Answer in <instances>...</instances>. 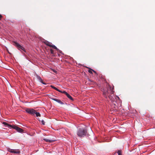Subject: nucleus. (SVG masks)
Segmentation results:
<instances>
[{
  "mask_svg": "<svg viewBox=\"0 0 155 155\" xmlns=\"http://www.w3.org/2000/svg\"><path fill=\"white\" fill-rule=\"evenodd\" d=\"M114 87H111L110 85L107 84L106 87L103 90V95L104 96L107 98L108 97L111 101L113 102L114 105L116 106L114 103L115 101V99H119V98L117 96L114 95Z\"/></svg>",
  "mask_w": 155,
  "mask_h": 155,
  "instance_id": "nucleus-1",
  "label": "nucleus"
},
{
  "mask_svg": "<svg viewBox=\"0 0 155 155\" xmlns=\"http://www.w3.org/2000/svg\"><path fill=\"white\" fill-rule=\"evenodd\" d=\"M87 134V131L84 128H79L77 131V135L80 137H84Z\"/></svg>",
  "mask_w": 155,
  "mask_h": 155,
  "instance_id": "nucleus-2",
  "label": "nucleus"
},
{
  "mask_svg": "<svg viewBox=\"0 0 155 155\" xmlns=\"http://www.w3.org/2000/svg\"><path fill=\"white\" fill-rule=\"evenodd\" d=\"M3 124L4 125L7 126L8 127H10L15 129L18 132H22L23 131V130L22 129L14 125H11L5 122H3Z\"/></svg>",
  "mask_w": 155,
  "mask_h": 155,
  "instance_id": "nucleus-3",
  "label": "nucleus"
},
{
  "mask_svg": "<svg viewBox=\"0 0 155 155\" xmlns=\"http://www.w3.org/2000/svg\"><path fill=\"white\" fill-rule=\"evenodd\" d=\"M43 42L47 46H48L50 47H52L54 49H55L57 51L59 50V49L54 45H52V43L48 41H47L45 40Z\"/></svg>",
  "mask_w": 155,
  "mask_h": 155,
  "instance_id": "nucleus-4",
  "label": "nucleus"
},
{
  "mask_svg": "<svg viewBox=\"0 0 155 155\" xmlns=\"http://www.w3.org/2000/svg\"><path fill=\"white\" fill-rule=\"evenodd\" d=\"M14 45L20 50H22L25 52V51L24 48L20 45L18 43L16 42H14Z\"/></svg>",
  "mask_w": 155,
  "mask_h": 155,
  "instance_id": "nucleus-5",
  "label": "nucleus"
},
{
  "mask_svg": "<svg viewBox=\"0 0 155 155\" xmlns=\"http://www.w3.org/2000/svg\"><path fill=\"white\" fill-rule=\"evenodd\" d=\"M25 110L27 113L32 115H34L36 113V110L33 109L27 108Z\"/></svg>",
  "mask_w": 155,
  "mask_h": 155,
  "instance_id": "nucleus-6",
  "label": "nucleus"
},
{
  "mask_svg": "<svg viewBox=\"0 0 155 155\" xmlns=\"http://www.w3.org/2000/svg\"><path fill=\"white\" fill-rule=\"evenodd\" d=\"M8 151L11 153H19L20 152V151L18 150L17 149H12L9 148L7 149Z\"/></svg>",
  "mask_w": 155,
  "mask_h": 155,
  "instance_id": "nucleus-7",
  "label": "nucleus"
},
{
  "mask_svg": "<svg viewBox=\"0 0 155 155\" xmlns=\"http://www.w3.org/2000/svg\"><path fill=\"white\" fill-rule=\"evenodd\" d=\"M62 93L64 94L68 97L69 98V99H70L72 101L74 100V99L72 97L65 91H63Z\"/></svg>",
  "mask_w": 155,
  "mask_h": 155,
  "instance_id": "nucleus-8",
  "label": "nucleus"
},
{
  "mask_svg": "<svg viewBox=\"0 0 155 155\" xmlns=\"http://www.w3.org/2000/svg\"><path fill=\"white\" fill-rule=\"evenodd\" d=\"M51 99H52V100H54V101H56L57 102L59 103V104H64V103H63L61 100H59V99H56V98H53L52 97H51Z\"/></svg>",
  "mask_w": 155,
  "mask_h": 155,
  "instance_id": "nucleus-9",
  "label": "nucleus"
},
{
  "mask_svg": "<svg viewBox=\"0 0 155 155\" xmlns=\"http://www.w3.org/2000/svg\"><path fill=\"white\" fill-rule=\"evenodd\" d=\"M43 140L48 143H51L55 141V140H50L47 138H44Z\"/></svg>",
  "mask_w": 155,
  "mask_h": 155,
  "instance_id": "nucleus-10",
  "label": "nucleus"
},
{
  "mask_svg": "<svg viewBox=\"0 0 155 155\" xmlns=\"http://www.w3.org/2000/svg\"><path fill=\"white\" fill-rule=\"evenodd\" d=\"M51 87L53 89H54L55 90H56L61 92V93H62L63 91L58 89L56 87H55L54 86H53V85H51Z\"/></svg>",
  "mask_w": 155,
  "mask_h": 155,
  "instance_id": "nucleus-11",
  "label": "nucleus"
},
{
  "mask_svg": "<svg viewBox=\"0 0 155 155\" xmlns=\"http://www.w3.org/2000/svg\"><path fill=\"white\" fill-rule=\"evenodd\" d=\"M38 78L39 79V80H40V81L43 84H45L46 83H44L43 81L41 79V78L40 77H38Z\"/></svg>",
  "mask_w": 155,
  "mask_h": 155,
  "instance_id": "nucleus-12",
  "label": "nucleus"
},
{
  "mask_svg": "<svg viewBox=\"0 0 155 155\" xmlns=\"http://www.w3.org/2000/svg\"><path fill=\"white\" fill-rule=\"evenodd\" d=\"M36 115V116L37 117H38V116H39V117H40L41 116V114H40L38 113V112H37L36 111V113H35V114Z\"/></svg>",
  "mask_w": 155,
  "mask_h": 155,
  "instance_id": "nucleus-13",
  "label": "nucleus"
},
{
  "mask_svg": "<svg viewBox=\"0 0 155 155\" xmlns=\"http://www.w3.org/2000/svg\"><path fill=\"white\" fill-rule=\"evenodd\" d=\"M93 71V70H92V69H91V68H89V69L88 70V72L91 74H92V71Z\"/></svg>",
  "mask_w": 155,
  "mask_h": 155,
  "instance_id": "nucleus-14",
  "label": "nucleus"
},
{
  "mask_svg": "<svg viewBox=\"0 0 155 155\" xmlns=\"http://www.w3.org/2000/svg\"><path fill=\"white\" fill-rule=\"evenodd\" d=\"M118 155H122V151L120 150H118L117 152Z\"/></svg>",
  "mask_w": 155,
  "mask_h": 155,
  "instance_id": "nucleus-15",
  "label": "nucleus"
},
{
  "mask_svg": "<svg viewBox=\"0 0 155 155\" xmlns=\"http://www.w3.org/2000/svg\"><path fill=\"white\" fill-rule=\"evenodd\" d=\"M50 52H51V54H54V51L51 49H50Z\"/></svg>",
  "mask_w": 155,
  "mask_h": 155,
  "instance_id": "nucleus-16",
  "label": "nucleus"
},
{
  "mask_svg": "<svg viewBox=\"0 0 155 155\" xmlns=\"http://www.w3.org/2000/svg\"><path fill=\"white\" fill-rule=\"evenodd\" d=\"M41 123H42V124H43V125H45V122L43 120H41Z\"/></svg>",
  "mask_w": 155,
  "mask_h": 155,
  "instance_id": "nucleus-17",
  "label": "nucleus"
},
{
  "mask_svg": "<svg viewBox=\"0 0 155 155\" xmlns=\"http://www.w3.org/2000/svg\"><path fill=\"white\" fill-rule=\"evenodd\" d=\"M2 18V16L0 14V19H1V18Z\"/></svg>",
  "mask_w": 155,
  "mask_h": 155,
  "instance_id": "nucleus-18",
  "label": "nucleus"
},
{
  "mask_svg": "<svg viewBox=\"0 0 155 155\" xmlns=\"http://www.w3.org/2000/svg\"><path fill=\"white\" fill-rule=\"evenodd\" d=\"M93 72H94L95 73H96V72L95 71H94V70H93Z\"/></svg>",
  "mask_w": 155,
  "mask_h": 155,
  "instance_id": "nucleus-19",
  "label": "nucleus"
}]
</instances>
